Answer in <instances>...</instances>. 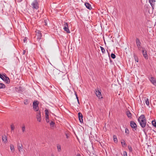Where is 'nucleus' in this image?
Returning <instances> with one entry per match:
<instances>
[{"label": "nucleus", "mask_w": 156, "mask_h": 156, "mask_svg": "<svg viewBox=\"0 0 156 156\" xmlns=\"http://www.w3.org/2000/svg\"><path fill=\"white\" fill-rule=\"evenodd\" d=\"M78 116L80 122L81 123H82L83 122V116L82 114L80 112H79L78 113Z\"/></svg>", "instance_id": "obj_10"}, {"label": "nucleus", "mask_w": 156, "mask_h": 156, "mask_svg": "<svg viewBox=\"0 0 156 156\" xmlns=\"http://www.w3.org/2000/svg\"><path fill=\"white\" fill-rule=\"evenodd\" d=\"M76 97V99H77V100H79V98H78V96Z\"/></svg>", "instance_id": "obj_50"}, {"label": "nucleus", "mask_w": 156, "mask_h": 156, "mask_svg": "<svg viewBox=\"0 0 156 156\" xmlns=\"http://www.w3.org/2000/svg\"><path fill=\"white\" fill-rule=\"evenodd\" d=\"M152 124L153 126H154L156 128V122L155 121H151Z\"/></svg>", "instance_id": "obj_20"}, {"label": "nucleus", "mask_w": 156, "mask_h": 156, "mask_svg": "<svg viewBox=\"0 0 156 156\" xmlns=\"http://www.w3.org/2000/svg\"><path fill=\"white\" fill-rule=\"evenodd\" d=\"M76 156H81L80 154H78Z\"/></svg>", "instance_id": "obj_48"}, {"label": "nucleus", "mask_w": 156, "mask_h": 156, "mask_svg": "<svg viewBox=\"0 0 156 156\" xmlns=\"http://www.w3.org/2000/svg\"><path fill=\"white\" fill-rule=\"evenodd\" d=\"M10 149L11 151L13 152L14 151V148L13 145H11L10 146Z\"/></svg>", "instance_id": "obj_25"}, {"label": "nucleus", "mask_w": 156, "mask_h": 156, "mask_svg": "<svg viewBox=\"0 0 156 156\" xmlns=\"http://www.w3.org/2000/svg\"><path fill=\"white\" fill-rule=\"evenodd\" d=\"M125 132L127 134H128L129 133V130L127 129L126 128L125 129Z\"/></svg>", "instance_id": "obj_32"}, {"label": "nucleus", "mask_w": 156, "mask_h": 156, "mask_svg": "<svg viewBox=\"0 0 156 156\" xmlns=\"http://www.w3.org/2000/svg\"><path fill=\"white\" fill-rule=\"evenodd\" d=\"M66 138H69V135L67 133H66Z\"/></svg>", "instance_id": "obj_38"}, {"label": "nucleus", "mask_w": 156, "mask_h": 156, "mask_svg": "<svg viewBox=\"0 0 156 156\" xmlns=\"http://www.w3.org/2000/svg\"><path fill=\"white\" fill-rule=\"evenodd\" d=\"M128 149L130 152H132V148L131 146H128Z\"/></svg>", "instance_id": "obj_34"}, {"label": "nucleus", "mask_w": 156, "mask_h": 156, "mask_svg": "<svg viewBox=\"0 0 156 156\" xmlns=\"http://www.w3.org/2000/svg\"><path fill=\"white\" fill-rule=\"evenodd\" d=\"M2 139L3 142L5 143H6L7 142V137L5 135H3L2 136Z\"/></svg>", "instance_id": "obj_15"}, {"label": "nucleus", "mask_w": 156, "mask_h": 156, "mask_svg": "<svg viewBox=\"0 0 156 156\" xmlns=\"http://www.w3.org/2000/svg\"><path fill=\"white\" fill-rule=\"evenodd\" d=\"M123 156H127V153L126 151H124L123 152Z\"/></svg>", "instance_id": "obj_35"}, {"label": "nucleus", "mask_w": 156, "mask_h": 156, "mask_svg": "<svg viewBox=\"0 0 156 156\" xmlns=\"http://www.w3.org/2000/svg\"><path fill=\"white\" fill-rule=\"evenodd\" d=\"M151 32V33H152V34H153V31L151 29V31H150V32Z\"/></svg>", "instance_id": "obj_47"}, {"label": "nucleus", "mask_w": 156, "mask_h": 156, "mask_svg": "<svg viewBox=\"0 0 156 156\" xmlns=\"http://www.w3.org/2000/svg\"><path fill=\"white\" fill-rule=\"evenodd\" d=\"M147 105L148 106H149V100L148 99H147Z\"/></svg>", "instance_id": "obj_37"}, {"label": "nucleus", "mask_w": 156, "mask_h": 156, "mask_svg": "<svg viewBox=\"0 0 156 156\" xmlns=\"http://www.w3.org/2000/svg\"><path fill=\"white\" fill-rule=\"evenodd\" d=\"M85 5L87 8L90 10L92 9V7L91 5L88 3L86 2L85 3Z\"/></svg>", "instance_id": "obj_14"}, {"label": "nucleus", "mask_w": 156, "mask_h": 156, "mask_svg": "<svg viewBox=\"0 0 156 156\" xmlns=\"http://www.w3.org/2000/svg\"><path fill=\"white\" fill-rule=\"evenodd\" d=\"M47 21L48 20L47 19L44 20V22L45 23L44 25L45 26L47 25Z\"/></svg>", "instance_id": "obj_31"}, {"label": "nucleus", "mask_w": 156, "mask_h": 156, "mask_svg": "<svg viewBox=\"0 0 156 156\" xmlns=\"http://www.w3.org/2000/svg\"><path fill=\"white\" fill-rule=\"evenodd\" d=\"M36 35L37 37V38L39 40L41 39L42 37V34L41 32L39 30L36 31Z\"/></svg>", "instance_id": "obj_11"}, {"label": "nucleus", "mask_w": 156, "mask_h": 156, "mask_svg": "<svg viewBox=\"0 0 156 156\" xmlns=\"http://www.w3.org/2000/svg\"><path fill=\"white\" fill-rule=\"evenodd\" d=\"M113 137L114 138V142L115 143H117L118 142V140L116 136L115 135H114Z\"/></svg>", "instance_id": "obj_21"}, {"label": "nucleus", "mask_w": 156, "mask_h": 156, "mask_svg": "<svg viewBox=\"0 0 156 156\" xmlns=\"http://www.w3.org/2000/svg\"><path fill=\"white\" fill-rule=\"evenodd\" d=\"M27 37H26L24 38L23 40V42L24 43L27 42Z\"/></svg>", "instance_id": "obj_36"}, {"label": "nucleus", "mask_w": 156, "mask_h": 156, "mask_svg": "<svg viewBox=\"0 0 156 156\" xmlns=\"http://www.w3.org/2000/svg\"><path fill=\"white\" fill-rule=\"evenodd\" d=\"M4 76L0 73V78L2 79L3 78Z\"/></svg>", "instance_id": "obj_39"}, {"label": "nucleus", "mask_w": 156, "mask_h": 156, "mask_svg": "<svg viewBox=\"0 0 156 156\" xmlns=\"http://www.w3.org/2000/svg\"><path fill=\"white\" fill-rule=\"evenodd\" d=\"M48 72H49V69L48 68L47 69V70H46Z\"/></svg>", "instance_id": "obj_46"}, {"label": "nucleus", "mask_w": 156, "mask_h": 156, "mask_svg": "<svg viewBox=\"0 0 156 156\" xmlns=\"http://www.w3.org/2000/svg\"><path fill=\"white\" fill-rule=\"evenodd\" d=\"M36 118L37 121L40 122L41 121V112L40 111H36Z\"/></svg>", "instance_id": "obj_6"}, {"label": "nucleus", "mask_w": 156, "mask_h": 156, "mask_svg": "<svg viewBox=\"0 0 156 156\" xmlns=\"http://www.w3.org/2000/svg\"><path fill=\"white\" fill-rule=\"evenodd\" d=\"M150 82L154 86H156V81L154 78L151 76L149 78Z\"/></svg>", "instance_id": "obj_9"}, {"label": "nucleus", "mask_w": 156, "mask_h": 156, "mask_svg": "<svg viewBox=\"0 0 156 156\" xmlns=\"http://www.w3.org/2000/svg\"><path fill=\"white\" fill-rule=\"evenodd\" d=\"M16 88L17 89H19V90H20V89L21 88L20 87H16Z\"/></svg>", "instance_id": "obj_43"}, {"label": "nucleus", "mask_w": 156, "mask_h": 156, "mask_svg": "<svg viewBox=\"0 0 156 156\" xmlns=\"http://www.w3.org/2000/svg\"><path fill=\"white\" fill-rule=\"evenodd\" d=\"M18 148L20 151H21V150L22 151L23 146L22 145L20 146V145L18 146Z\"/></svg>", "instance_id": "obj_23"}, {"label": "nucleus", "mask_w": 156, "mask_h": 156, "mask_svg": "<svg viewBox=\"0 0 156 156\" xmlns=\"http://www.w3.org/2000/svg\"><path fill=\"white\" fill-rule=\"evenodd\" d=\"M51 156H54V155L53 154H52L51 155Z\"/></svg>", "instance_id": "obj_53"}, {"label": "nucleus", "mask_w": 156, "mask_h": 156, "mask_svg": "<svg viewBox=\"0 0 156 156\" xmlns=\"http://www.w3.org/2000/svg\"><path fill=\"white\" fill-rule=\"evenodd\" d=\"M11 130H14V129L15 128V127L13 124H12L11 125Z\"/></svg>", "instance_id": "obj_28"}, {"label": "nucleus", "mask_w": 156, "mask_h": 156, "mask_svg": "<svg viewBox=\"0 0 156 156\" xmlns=\"http://www.w3.org/2000/svg\"><path fill=\"white\" fill-rule=\"evenodd\" d=\"M50 126L53 127L55 125V122L53 121H51L50 122Z\"/></svg>", "instance_id": "obj_27"}, {"label": "nucleus", "mask_w": 156, "mask_h": 156, "mask_svg": "<svg viewBox=\"0 0 156 156\" xmlns=\"http://www.w3.org/2000/svg\"><path fill=\"white\" fill-rule=\"evenodd\" d=\"M45 117H49V111L47 109H46L45 110Z\"/></svg>", "instance_id": "obj_19"}, {"label": "nucleus", "mask_w": 156, "mask_h": 156, "mask_svg": "<svg viewBox=\"0 0 156 156\" xmlns=\"http://www.w3.org/2000/svg\"><path fill=\"white\" fill-rule=\"evenodd\" d=\"M95 93L98 99H101L103 98L101 92L99 90L98 88H97L95 90Z\"/></svg>", "instance_id": "obj_4"}, {"label": "nucleus", "mask_w": 156, "mask_h": 156, "mask_svg": "<svg viewBox=\"0 0 156 156\" xmlns=\"http://www.w3.org/2000/svg\"><path fill=\"white\" fill-rule=\"evenodd\" d=\"M24 104L25 105H27L28 104V102L27 100H26V101H24Z\"/></svg>", "instance_id": "obj_40"}, {"label": "nucleus", "mask_w": 156, "mask_h": 156, "mask_svg": "<svg viewBox=\"0 0 156 156\" xmlns=\"http://www.w3.org/2000/svg\"><path fill=\"white\" fill-rule=\"evenodd\" d=\"M130 126L132 128H133L134 129V130H133L134 131L135 130H136L137 126L135 122L133 121H131Z\"/></svg>", "instance_id": "obj_7"}, {"label": "nucleus", "mask_w": 156, "mask_h": 156, "mask_svg": "<svg viewBox=\"0 0 156 156\" xmlns=\"http://www.w3.org/2000/svg\"><path fill=\"white\" fill-rule=\"evenodd\" d=\"M3 76V78L2 79V80L5 81L7 84H9L10 82V80L9 78L7 76L4 75Z\"/></svg>", "instance_id": "obj_8"}, {"label": "nucleus", "mask_w": 156, "mask_h": 156, "mask_svg": "<svg viewBox=\"0 0 156 156\" xmlns=\"http://www.w3.org/2000/svg\"><path fill=\"white\" fill-rule=\"evenodd\" d=\"M45 120L47 122H49V117H45Z\"/></svg>", "instance_id": "obj_30"}, {"label": "nucleus", "mask_w": 156, "mask_h": 156, "mask_svg": "<svg viewBox=\"0 0 156 156\" xmlns=\"http://www.w3.org/2000/svg\"><path fill=\"white\" fill-rule=\"evenodd\" d=\"M149 2L153 8H154L155 2V0H149Z\"/></svg>", "instance_id": "obj_12"}, {"label": "nucleus", "mask_w": 156, "mask_h": 156, "mask_svg": "<svg viewBox=\"0 0 156 156\" xmlns=\"http://www.w3.org/2000/svg\"><path fill=\"white\" fill-rule=\"evenodd\" d=\"M57 148L58 150V151L59 152L60 151H61V148L60 145H58L57 146Z\"/></svg>", "instance_id": "obj_29"}, {"label": "nucleus", "mask_w": 156, "mask_h": 156, "mask_svg": "<svg viewBox=\"0 0 156 156\" xmlns=\"http://www.w3.org/2000/svg\"><path fill=\"white\" fill-rule=\"evenodd\" d=\"M142 53H143L144 56V57L145 58V59H146V51L144 50L142 48Z\"/></svg>", "instance_id": "obj_17"}, {"label": "nucleus", "mask_w": 156, "mask_h": 156, "mask_svg": "<svg viewBox=\"0 0 156 156\" xmlns=\"http://www.w3.org/2000/svg\"><path fill=\"white\" fill-rule=\"evenodd\" d=\"M39 1L38 0H34L31 4L32 7L33 9H37L39 8Z\"/></svg>", "instance_id": "obj_2"}, {"label": "nucleus", "mask_w": 156, "mask_h": 156, "mask_svg": "<svg viewBox=\"0 0 156 156\" xmlns=\"http://www.w3.org/2000/svg\"><path fill=\"white\" fill-rule=\"evenodd\" d=\"M66 77V76H65V75L63 76H62V79H61V80H63L65 79V78H64V77Z\"/></svg>", "instance_id": "obj_41"}, {"label": "nucleus", "mask_w": 156, "mask_h": 156, "mask_svg": "<svg viewBox=\"0 0 156 156\" xmlns=\"http://www.w3.org/2000/svg\"><path fill=\"white\" fill-rule=\"evenodd\" d=\"M126 113L129 118H132V115L129 111H127Z\"/></svg>", "instance_id": "obj_16"}, {"label": "nucleus", "mask_w": 156, "mask_h": 156, "mask_svg": "<svg viewBox=\"0 0 156 156\" xmlns=\"http://www.w3.org/2000/svg\"><path fill=\"white\" fill-rule=\"evenodd\" d=\"M75 96H76V97L78 96L77 94V93H76V92H75Z\"/></svg>", "instance_id": "obj_45"}, {"label": "nucleus", "mask_w": 156, "mask_h": 156, "mask_svg": "<svg viewBox=\"0 0 156 156\" xmlns=\"http://www.w3.org/2000/svg\"><path fill=\"white\" fill-rule=\"evenodd\" d=\"M111 57L113 59H114L116 58V56L114 54L112 53L111 54Z\"/></svg>", "instance_id": "obj_26"}, {"label": "nucleus", "mask_w": 156, "mask_h": 156, "mask_svg": "<svg viewBox=\"0 0 156 156\" xmlns=\"http://www.w3.org/2000/svg\"><path fill=\"white\" fill-rule=\"evenodd\" d=\"M136 44H137V46L138 47V48L139 49V48L140 47V46L141 43V42L139 40V39L138 38H136Z\"/></svg>", "instance_id": "obj_13"}, {"label": "nucleus", "mask_w": 156, "mask_h": 156, "mask_svg": "<svg viewBox=\"0 0 156 156\" xmlns=\"http://www.w3.org/2000/svg\"><path fill=\"white\" fill-rule=\"evenodd\" d=\"M25 52H26V51L25 50H23V55H24L25 53Z\"/></svg>", "instance_id": "obj_44"}, {"label": "nucleus", "mask_w": 156, "mask_h": 156, "mask_svg": "<svg viewBox=\"0 0 156 156\" xmlns=\"http://www.w3.org/2000/svg\"><path fill=\"white\" fill-rule=\"evenodd\" d=\"M22 132H24L25 131V126L24 124L23 125V126L22 127Z\"/></svg>", "instance_id": "obj_24"}, {"label": "nucleus", "mask_w": 156, "mask_h": 156, "mask_svg": "<svg viewBox=\"0 0 156 156\" xmlns=\"http://www.w3.org/2000/svg\"><path fill=\"white\" fill-rule=\"evenodd\" d=\"M100 48L101 49V51L102 53H105V49L101 46H100Z\"/></svg>", "instance_id": "obj_22"}, {"label": "nucleus", "mask_w": 156, "mask_h": 156, "mask_svg": "<svg viewBox=\"0 0 156 156\" xmlns=\"http://www.w3.org/2000/svg\"><path fill=\"white\" fill-rule=\"evenodd\" d=\"M121 143H122V145H123H123H125L126 144V143H125V142H122Z\"/></svg>", "instance_id": "obj_42"}, {"label": "nucleus", "mask_w": 156, "mask_h": 156, "mask_svg": "<svg viewBox=\"0 0 156 156\" xmlns=\"http://www.w3.org/2000/svg\"><path fill=\"white\" fill-rule=\"evenodd\" d=\"M144 133L145 134V135H146V132L145 131V130H144Z\"/></svg>", "instance_id": "obj_52"}, {"label": "nucleus", "mask_w": 156, "mask_h": 156, "mask_svg": "<svg viewBox=\"0 0 156 156\" xmlns=\"http://www.w3.org/2000/svg\"><path fill=\"white\" fill-rule=\"evenodd\" d=\"M63 29L67 33H70V31L68 28V25L67 23L65 22L64 24Z\"/></svg>", "instance_id": "obj_5"}, {"label": "nucleus", "mask_w": 156, "mask_h": 156, "mask_svg": "<svg viewBox=\"0 0 156 156\" xmlns=\"http://www.w3.org/2000/svg\"><path fill=\"white\" fill-rule=\"evenodd\" d=\"M138 121L140 126L142 128H144L146 126V122L145 116L142 115L138 119Z\"/></svg>", "instance_id": "obj_1"}, {"label": "nucleus", "mask_w": 156, "mask_h": 156, "mask_svg": "<svg viewBox=\"0 0 156 156\" xmlns=\"http://www.w3.org/2000/svg\"><path fill=\"white\" fill-rule=\"evenodd\" d=\"M134 59L135 61L138 62V58L136 57L135 56H134Z\"/></svg>", "instance_id": "obj_33"}, {"label": "nucleus", "mask_w": 156, "mask_h": 156, "mask_svg": "<svg viewBox=\"0 0 156 156\" xmlns=\"http://www.w3.org/2000/svg\"><path fill=\"white\" fill-rule=\"evenodd\" d=\"M77 102H78V104H80V102H79V100H77Z\"/></svg>", "instance_id": "obj_51"}, {"label": "nucleus", "mask_w": 156, "mask_h": 156, "mask_svg": "<svg viewBox=\"0 0 156 156\" xmlns=\"http://www.w3.org/2000/svg\"><path fill=\"white\" fill-rule=\"evenodd\" d=\"M38 105L39 102L37 101H34L33 102V108L35 112L39 111Z\"/></svg>", "instance_id": "obj_3"}, {"label": "nucleus", "mask_w": 156, "mask_h": 156, "mask_svg": "<svg viewBox=\"0 0 156 156\" xmlns=\"http://www.w3.org/2000/svg\"><path fill=\"white\" fill-rule=\"evenodd\" d=\"M144 102H145V103L146 104V99H145V100H144Z\"/></svg>", "instance_id": "obj_49"}, {"label": "nucleus", "mask_w": 156, "mask_h": 156, "mask_svg": "<svg viewBox=\"0 0 156 156\" xmlns=\"http://www.w3.org/2000/svg\"><path fill=\"white\" fill-rule=\"evenodd\" d=\"M5 87V86L4 83H0V89L4 88Z\"/></svg>", "instance_id": "obj_18"}]
</instances>
